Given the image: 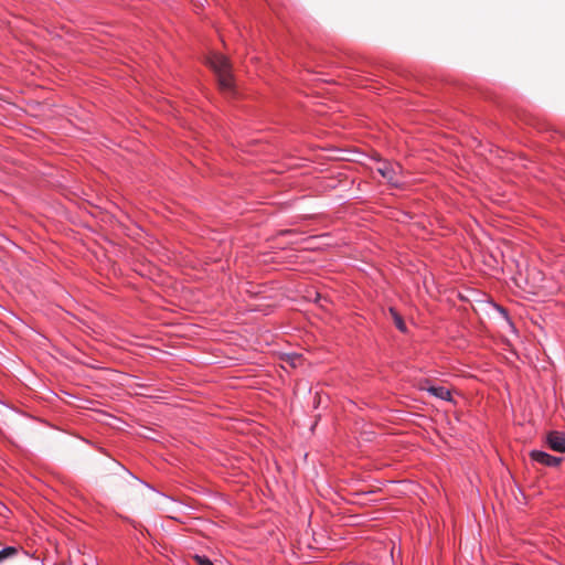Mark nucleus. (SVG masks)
<instances>
[{
	"label": "nucleus",
	"mask_w": 565,
	"mask_h": 565,
	"mask_svg": "<svg viewBox=\"0 0 565 565\" xmlns=\"http://www.w3.org/2000/svg\"><path fill=\"white\" fill-rule=\"evenodd\" d=\"M377 172L384 178L387 180V182L397 188L398 186V181L395 179L396 177V171L394 169V167L388 163V162H383V164L381 167L377 168Z\"/></svg>",
	"instance_id": "6"
},
{
	"label": "nucleus",
	"mask_w": 565,
	"mask_h": 565,
	"mask_svg": "<svg viewBox=\"0 0 565 565\" xmlns=\"http://www.w3.org/2000/svg\"><path fill=\"white\" fill-rule=\"evenodd\" d=\"M104 470L116 476H128L131 477L139 482L143 483L140 479L132 475L122 463L117 461L116 459L108 458L104 463Z\"/></svg>",
	"instance_id": "4"
},
{
	"label": "nucleus",
	"mask_w": 565,
	"mask_h": 565,
	"mask_svg": "<svg viewBox=\"0 0 565 565\" xmlns=\"http://www.w3.org/2000/svg\"><path fill=\"white\" fill-rule=\"evenodd\" d=\"M193 559L196 565H214L206 555L194 554Z\"/></svg>",
	"instance_id": "9"
},
{
	"label": "nucleus",
	"mask_w": 565,
	"mask_h": 565,
	"mask_svg": "<svg viewBox=\"0 0 565 565\" xmlns=\"http://www.w3.org/2000/svg\"><path fill=\"white\" fill-rule=\"evenodd\" d=\"M20 554H22L24 557H29L28 552L23 551L21 547L6 546L2 550H0V564H2L6 561L12 559Z\"/></svg>",
	"instance_id": "7"
},
{
	"label": "nucleus",
	"mask_w": 565,
	"mask_h": 565,
	"mask_svg": "<svg viewBox=\"0 0 565 565\" xmlns=\"http://www.w3.org/2000/svg\"><path fill=\"white\" fill-rule=\"evenodd\" d=\"M497 309H498V311L500 312V315H501V316H502V317H503V318H504L509 323H511L510 316H509V311H508L505 308L501 307V306H497Z\"/></svg>",
	"instance_id": "10"
},
{
	"label": "nucleus",
	"mask_w": 565,
	"mask_h": 565,
	"mask_svg": "<svg viewBox=\"0 0 565 565\" xmlns=\"http://www.w3.org/2000/svg\"><path fill=\"white\" fill-rule=\"evenodd\" d=\"M497 309H498V311L500 312V315H501V316H502V317H503V318H504L509 323H511L510 316H509V311H508L505 308L501 307V306H497Z\"/></svg>",
	"instance_id": "11"
},
{
	"label": "nucleus",
	"mask_w": 565,
	"mask_h": 565,
	"mask_svg": "<svg viewBox=\"0 0 565 565\" xmlns=\"http://www.w3.org/2000/svg\"><path fill=\"white\" fill-rule=\"evenodd\" d=\"M210 64L217 76L220 88L223 92H234V81L228 60L223 55H214L211 57Z\"/></svg>",
	"instance_id": "1"
},
{
	"label": "nucleus",
	"mask_w": 565,
	"mask_h": 565,
	"mask_svg": "<svg viewBox=\"0 0 565 565\" xmlns=\"http://www.w3.org/2000/svg\"><path fill=\"white\" fill-rule=\"evenodd\" d=\"M428 383H429V381L425 380L424 383L420 384L419 390L426 391L431 396L439 398L441 401H446V402L452 401V395H451L450 390H448L445 386H435V385L425 386L424 385V384H428Z\"/></svg>",
	"instance_id": "5"
},
{
	"label": "nucleus",
	"mask_w": 565,
	"mask_h": 565,
	"mask_svg": "<svg viewBox=\"0 0 565 565\" xmlns=\"http://www.w3.org/2000/svg\"><path fill=\"white\" fill-rule=\"evenodd\" d=\"M390 316L392 317L394 324L398 331L402 333H407L408 329L407 326L403 319V317L399 315V312L394 308H388Z\"/></svg>",
	"instance_id": "8"
},
{
	"label": "nucleus",
	"mask_w": 565,
	"mask_h": 565,
	"mask_svg": "<svg viewBox=\"0 0 565 565\" xmlns=\"http://www.w3.org/2000/svg\"><path fill=\"white\" fill-rule=\"evenodd\" d=\"M530 458L537 463H541L546 467H557L562 462L561 457L552 456L543 450H532L530 452Z\"/></svg>",
	"instance_id": "2"
},
{
	"label": "nucleus",
	"mask_w": 565,
	"mask_h": 565,
	"mask_svg": "<svg viewBox=\"0 0 565 565\" xmlns=\"http://www.w3.org/2000/svg\"><path fill=\"white\" fill-rule=\"evenodd\" d=\"M547 446L556 452H565V431L552 430L546 435Z\"/></svg>",
	"instance_id": "3"
}]
</instances>
